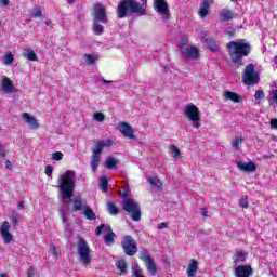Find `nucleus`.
<instances>
[{"label": "nucleus", "instance_id": "nucleus-19", "mask_svg": "<svg viewBox=\"0 0 277 277\" xmlns=\"http://www.w3.org/2000/svg\"><path fill=\"white\" fill-rule=\"evenodd\" d=\"M224 98L226 101H232V103H241L243 101V97L233 91H225L223 94Z\"/></svg>", "mask_w": 277, "mask_h": 277}, {"label": "nucleus", "instance_id": "nucleus-12", "mask_svg": "<svg viewBox=\"0 0 277 277\" xmlns=\"http://www.w3.org/2000/svg\"><path fill=\"white\" fill-rule=\"evenodd\" d=\"M141 259L144 261L147 272H149L151 276H155L157 274V265L155 264V260H153V258H150L146 251L141 252Z\"/></svg>", "mask_w": 277, "mask_h": 277}, {"label": "nucleus", "instance_id": "nucleus-63", "mask_svg": "<svg viewBox=\"0 0 277 277\" xmlns=\"http://www.w3.org/2000/svg\"><path fill=\"white\" fill-rule=\"evenodd\" d=\"M23 207H25V203H24L23 201H21V202L18 203V209H23Z\"/></svg>", "mask_w": 277, "mask_h": 277}, {"label": "nucleus", "instance_id": "nucleus-46", "mask_svg": "<svg viewBox=\"0 0 277 277\" xmlns=\"http://www.w3.org/2000/svg\"><path fill=\"white\" fill-rule=\"evenodd\" d=\"M84 60L87 61L88 64H94V62H96V56L91 54H85Z\"/></svg>", "mask_w": 277, "mask_h": 277}, {"label": "nucleus", "instance_id": "nucleus-62", "mask_svg": "<svg viewBox=\"0 0 277 277\" xmlns=\"http://www.w3.org/2000/svg\"><path fill=\"white\" fill-rule=\"evenodd\" d=\"M201 215H203V217H207V209L205 208L201 209Z\"/></svg>", "mask_w": 277, "mask_h": 277}, {"label": "nucleus", "instance_id": "nucleus-2", "mask_svg": "<svg viewBox=\"0 0 277 277\" xmlns=\"http://www.w3.org/2000/svg\"><path fill=\"white\" fill-rule=\"evenodd\" d=\"M75 171H66L61 177L60 189L63 200L72 198V194L75 193Z\"/></svg>", "mask_w": 277, "mask_h": 277}, {"label": "nucleus", "instance_id": "nucleus-64", "mask_svg": "<svg viewBox=\"0 0 277 277\" xmlns=\"http://www.w3.org/2000/svg\"><path fill=\"white\" fill-rule=\"evenodd\" d=\"M0 277H9L8 274H0Z\"/></svg>", "mask_w": 277, "mask_h": 277}, {"label": "nucleus", "instance_id": "nucleus-56", "mask_svg": "<svg viewBox=\"0 0 277 277\" xmlns=\"http://www.w3.org/2000/svg\"><path fill=\"white\" fill-rule=\"evenodd\" d=\"M0 4L3 5L4 8H6V5H10V1L9 0H0Z\"/></svg>", "mask_w": 277, "mask_h": 277}, {"label": "nucleus", "instance_id": "nucleus-30", "mask_svg": "<svg viewBox=\"0 0 277 277\" xmlns=\"http://www.w3.org/2000/svg\"><path fill=\"white\" fill-rule=\"evenodd\" d=\"M83 207H85V205H83V199H81V197L74 200V211H81L83 210Z\"/></svg>", "mask_w": 277, "mask_h": 277}, {"label": "nucleus", "instance_id": "nucleus-41", "mask_svg": "<svg viewBox=\"0 0 277 277\" xmlns=\"http://www.w3.org/2000/svg\"><path fill=\"white\" fill-rule=\"evenodd\" d=\"M98 143L101 144L102 148H109V146L114 145V140L108 138L106 141H98Z\"/></svg>", "mask_w": 277, "mask_h": 277}, {"label": "nucleus", "instance_id": "nucleus-40", "mask_svg": "<svg viewBox=\"0 0 277 277\" xmlns=\"http://www.w3.org/2000/svg\"><path fill=\"white\" fill-rule=\"evenodd\" d=\"M171 155L174 157V159H177V157H181V149L176 146H171L170 147Z\"/></svg>", "mask_w": 277, "mask_h": 277}, {"label": "nucleus", "instance_id": "nucleus-35", "mask_svg": "<svg viewBox=\"0 0 277 277\" xmlns=\"http://www.w3.org/2000/svg\"><path fill=\"white\" fill-rule=\"evenodd\" d=\"M102 153H103V146L98 142L95 143L92 156L93 157H101Z\"/></svg>", "mask_w": 277, "mask_h": 277}, {"label": "nucleus", "instance_id": "nucleus-3", "mask_svg": "<svg viewBox=\"0 0 277 277\" xmlns=\"http://www.w3.org/2000/svg\"><path fill=\"white\" fill-rule=\"evenodd\" d=\"M122 209L123 211H126V213L130 214L133 222H140V220H142V210L140 209V205L137 203V201H135V199H124Z\"/></svg>", "mask_w": 277, "mask_h": 277}, {"label": "nucleus", "instance_id": "nucleus-6", "mask_svg": "<svg viewBox=\"0 0 277 277\" xmlns=\"http://www.w3.org/2000/svg\"><path fill=\"white\" fill-rule=\"evenodd\" d=\"M254 64L252 63L246 66L243 75L245 85H259L261 77L259 76V72L254 70Z\"/></svg>", "mask_w": 277, "mask_h": 277}, {"label": "nucleus", "instance_id": "nucleus-34", "mask_svg": "<svg viewBox=\"0 0 277 277\" xmlns=\"http://www.w3.org/2000/svg\"><path fill=\"white\" fill-rule=\"evenodd\" d=\"M109 187V182L107 181V177H100V189L102 192H107Z\"/></svg>", "mask_w": 277, "mask_h": 277}, {"label": "nucleus", "instance_id": "nucleus-54", "mask_svg": "<svg viewBox=\"0 0 277 277\" xmlns=\"http://www.w3.org/2000/svg\"><path fill=\"white\" fill-rule=\"evenodd\" d=\"M271 129H277V119L271 120Z\"/></svg>", "mask_w": 277, "mask_h": 277}, {"label": "nucleus", "instance_id": "nucleus-10", "mask_svg": "<svg viewBox=\"0 0 277 277\" xmlns=\"http://www.w3.org/2000/svg\"><path fill=\"white\" fill-rule=\"evenodd\" d=\"M154 10L157 14L162 16L163 21H168V18H170V8L166 0H154Z\"/></svg>", "mask_w": 277, "mask_h": 277}, {"label": "nucleus", "instance_id": "nucleus-11", "mask_svg": "<svg viewBox=\"0 0 277 277\" xmlns=\"http://www.w3.org/2000/svg\"><path fill=\"white\" fill-rule=\"evenodd\" d=\"M234 269L236 277H243V251H239L234 256Z\"/></svg>", "mask_w": 277, "mask_h": 277}, {"label": "nucleus", "instance_id": "nucleus-45", "mask_svg": "<svg viewBox=\"0 0 277 277\" xmlns=\"http://www.w3.org/2000/svg\"><path fill=\"white\" fill-rule=\"evenodd\" d=\"M50 253L53 255V256H60V248L51 245L50 246Z\"/></svg>", "mask_w": 277, "mask_h": 277}, {"label": "nucleus", "instance_id": "nucleus-26", "mask_svg": "<svg viewBox=\"0 0 277 277\" xmlns=\"http://www.w3.org/2000/svg\"><path fill=\"white\" fill-rule=\"evenodd\" d=\"M118 163H119L118 159L109 156L105 161V168H107L108 170H113V168H116Z\"/></svg>", "mask_w": 277, "mask_h": 277}, {"label": "nucleus", "instance_id": "nucleus-57", "mask_svg": "<svg viewBox=\"0 0 277 277\" xmlns=\"http://www.w3.org/2000/svg\"><path fill=\"white\" fill-rule=\"evenodd\" d=\"M5 168H6L8 170H12V162H10V160H6V161H5Z\"/></svg>", "mask_w": 277, "mask_h": 277}, {"label": "nucleus", "instance_id": "nucleus-55", "mask_svg": "<svg viewBox=\"0 0 277 277\" xmlns=\"http://www.w3.org/2000/svg\"><path fill=\"white\" fill-rule=\"evenodd\" d=\"M167 226H168V223L162 222V223H160V224L158 225V229H159V230H163V228H166Z\"/></svg>", "mask_w": 277, "mask_h": 277}, {"label": "nucleus", "instance_id": "nucleus-31", "mask_svg": "<svg viewBox=\"0 0 277 277\" xmlns=\"http://www.w3.org/2000/svg\"><path fill=\"white\" fill-rule=\"evenodd\" d=\"M105 28L98 23V21L93 22V31L96 36H101Z\"/></svg>", "mask_w": 277, "mask_h": 277}, {"label": "nucleus", "instance_id": "nucleus-33", "mask_svg": "<svg viewBox=\"0 0 277 277\" xmlns=\"http://www.w3.org/2000/svg\"><path fill=\"white\" fill-rule=\"evenodd\" d=\"M107 211L110 213V215H118L119 213L118 208H116V203L113 201L107 203Z\"/></svg>", "mask_w": 277, "mask_h": 277}, {"label": "nucleus", "instance_id": "nucleus-23", "mask_svg": "<svg viewBox=\"0 0 277 277\" xmlns=\"http://www.w3.org/2000/svg\"><path fill=\"white\" fill-rule=\"evenodd\" d=\"M147 183L151 185V187H155L156 189H161V180L157 176H150L147 179Z\"/></svg>", "mask_w": 277, "mask_h": 277}, {"label": "nucleus", "instance_id": "nucleus-14", "mask_svg": "<svg viewBox=\"0 0 277 277\" xmlns=\"http://www.w3.org/2000/svg\"><path fill=\"white\" fill-rule=\"evenodd\" d=\"M94 21H98L100 23H107V12H105V8L102 4L94 5Z\"/></svg>", "mask_w": 277, "mask_h": 277}, {"label": "nucleus", "instance_id": "nucleus-37", "mask_svg": "<svg viewBox=\"0 0 277 277\" xmlns=\"http://www.w3.org/2000/svg\"><path fill=\"white\" fill-rule=\"evenodd\" d=\"M115 238H116V234L111 232L104 237V241L105 243H107V246H111V243H114Z\"/></svg>", "mask_w": 277, "mask_h": 277}, {"label": "nucleus", "instance_id": "nucleus-18", "mask_svg": "<svg viewBox=\"0 0 277 277\" xmlns=\"http://www.w3.org/2000/svg\"><path fill=\"white\" fill-rule=\"evenodd\" d=\"M212 3H213V0H202L199 6V16L201 18H205L209 14V10Z\"/></svg>", "mask_w": 277, "mask_h": 277}, {"label": "nucleus", "instance_id": "nucleus-36", "mask_svg": "<svg viewBox=\"0 0 277 277\" xmlns=\"http://www.w3.org/2000/svg\"><path fill=\"white\" fill-rule=\"evenodd\" d=\"M206 47H208L210 51H217V43H215V40L213 39H207Z\"/></svg>", "mask_w": 277, "mask_h": 277}, {"label": "nucleus", "instance_id": "nucleus-13", "mask_svg": "<svg viewBox=\"0 0 277 277\" xmlns=\"http://www.w3.org/2000/svg\"><path fill=\"white\" fill-rule=\"evenodd\" d=\"M0 234L1 237L5 243V246H8V243H10L12 241V239H14V236H12V234L10 233V222L4 221L1 225L0 228Z\"/></svg>", "mask_w": 277, "mask_h": 277}, {"label": "nucleus", "instance_id": "nucleus-20", "mask_svg": "<svg viewBox=\"0 0 277 277\" xmlns=\"http://www.w3.org/2000/svg\"><path fill=\"white\" fill-rule=\"evenodd\" d=\"M196 272H198V261L196 260H190L187 268V274L189 277L196 276Z\"/></svg>", "mask_w": 277, "mask_h": 277}, {"label": "nucleus", "instance_id": "nucleus-42", "mask_svg": "<svg viewBox=\"0 0 277 277\" xmlns=\"http://www.w3.org/2000/svg\"><path fill=\"white\" fill-rule=\"evenodd\" d=\"M93 120H95L96 122H103L105 120V114L103 113L93 114Z\"/></svg>", "mask_w": 277, "mask_h": 277}, {"label": "nucleus", "instance_id": "nucleus-9", "mask_svg": "<svg viewBox=\"0 0 277 277\" xmlns=\"http://www.w3.org/2000/svg\"><path fill=\"white\" fill-rule=\"evenodd\" d=\"M181 57L183 60H198L200 50L195 45L180 47Z\"/></svg>", "mask_w": 277, "mask_h": 277}, {"label": "nucleus", "instance_id": "nucleus-5", "mask_svg": "<svg viewBox=\"0 0 277 277\" xmlns=\"http://www.w3.org/2000/svg\"><path fill=\"white\" fill-rule=\"evenodd\" d=\"M184 116L192 122L193 127L195 129H200V110L198 109V106L194 104H187L184 107Z\"/></svg>", "mask_w": 277, "mask_h": 277}, {"label": "nucleus", "instance_id": "nucleus-8", "mask_svg": "<svg viewBox=\"0 0 277 277\" xmlns=\"http://www.w3.org/2000/svg\"><path fill=\"white\" fill-rule=\"evenodd\" d=\"M121 246L123 248L124 254L128 256H135L137 254V242L131 236H124Z\"/></svg>", "mask_w": 277, "mask_h": 277}, {"label": "nucleus", "instance_id": "nucleus-38", "mask_svg": "<svg viewBox=\"0 0 277 277\" xmlns=\"http://www.w3.org/2000/svg\"><path fill=\"white\" fill-rule=\"evenodd\" d=\"M241 144H243V138L236 136L233 142H232V147L235 148L237 150V148H239V146H241Z\"/></svg>", "mask_w": 277, "mask_h": 277}, {"label": "nucleus", "instance_id": "nucleus-52", "mask_svg": "<svg viewBox=\"0 0 277 277\" xmlns=\"http://www.w3.org/2000/svg\"><path fill=\"white\" fill-rule=\"evenodd\" d=\"M45 174H47V176H51V174H53V167L48 164L45 167Z\"/></svg>", "mask_w": 277, "mask_h": 277}, {"label": "nucleus", "instance_id": "nucleus-25", "mask_svg": "<svg viewBox=\"0 0 277 277\" xmlns=\"http://www.w3.org/2000/svg\"><path fill=\"white\" fill-rule=\"evenodd\" d=\"M24 57H26V60H29V62H38V55H36V52H34V50L31 49H27L24 52Z\"/></svg>", "mask_w": 277, "mask_h": 277}, {"label": "nucleus", "instance_id": "nucleus-44", "mask_svg": "<svg viewBox=\"0 0 277 277\" xmlns=\"http://www.w3.org/2000/svg\"><path fill=\"white\" fill-rule=\"evenodd\" d=\"M52 159L54 161H62V159H64V154H62V151H55L52 154Z\"/></svg>", "mask_w": 277, "mask_h": 277}, {"label": "nucleus", "instance_id": "nucleus-43", "mask_svg": "<svg viewBox=\"0 0 277 277\" xmlns=\"http://www.w3.org/2000/svg\"><path fill=\"white\" fill-rule=\"evenodd\" d=\"M251 51H252V47L250 45V43L245 42L243 43V56L248 57V55H250Z\"/></svg>", "mask_w": 277, "mask_h": 277}, {"label": "nucleus", "instance_id": "nucleus-21", "mask_svg": "<svg viewBox=\"0 0 277 277\" xmlns=\"http://www.w3.org/2000/svg\"><path fill=\"white\" fill-rule=\"evenodd\" d=\"M115 265L118 272H120V276L127 275V262L123 259L118 260Z\"/></svg>", "mask_w": 277, "mask_h": 277}, {"label": "nucleus", "instance_id": "nucleus-51", "mask_svg": "<svg viewBox=\"0 0 277 277\" xmlns=\"http://www.w3.org/2000/svg\"><path fill=\"white\" fill-rule=\"evenodd\" d=\"M34 276H36V268L34 267L28 268L27 277H34Z\"/></svg>", "mask_w": 277, "mask_h": 277}, {"label": "nucleus", "instance_id": "nucleus-59", "mask_svg": "<svg viewBox=\"0 0 277 277\" xmlns=\"http://www.w3.org/2000/svg\"><path fill=\"white\" fill-rule=\"evenodd\" d=\"M273 101L277 103V90L273 91Z\"/></svg>", "mask_w": 277, "mask_h": 277}, {"label": "nucleus", "instance_id": "nucleus-49", "mask_svg": "<svg viewBox=\"0 0 277 277\" xmlns=\"http://www.w3.org/2000/svg\"><path fill=\"white\" fill-rule=\"evenodd\" d=\"M133 276L134 277H146L144 276V271L140 269V268H135L133 272Z\"/></svg>", "mask_w": 277, "mask_h": 277}, {"label": "nucleus", "instance_id": "nucleus-22", "mask_svg": "<svg viewBox=\"0 0 277 277\" xmlns=\"http://www.w3.org/2000/svg\"><path fill=\"white\" fill-rule=\"evenodd\" d=\"M243 172H247L248 174L256 172V163L254 161L245 162Z\"/></svg>", "mask_w": 277, "mask_h": 277}, {"label": "nucleus", "instance_id": "nucleus-50", "mask_svg": "<svg viewBox=\"0 0 277 277\" xmlns=\"http://www.w3.org/2000/svg\"><path fill=\"white\" fill-rule=\"evenodd\" d=\"M187 44H189V38L183 37L180 41V47H188Z\"/></svg>", "mask_w": 277, "mask_h": 277}, {"label": "nucleus", "instance_id": "nucleus-15", "mask_svg": "<svg viewBox=\"0 0 277 277\" xmlns=\"http://www.w3.org/2000/svg\"><path fill=\"white\" fill-rule=\"evenodd\" d=\"M22 120H24V122L28 124L29 129H32V130L40 129V123H38V119L29 115V113H23Z\"/></svg>", "mask_w": 277, "mask_h": 277}, {"label": "nucleus", "instance_id": "nucleus-53", "mask_svg": "<svg viewBox=\"0 0 277 277\" xmlns=\"http://www.w3.org/2000/svg\"><path fill=\"white\" fill-rule=\"evenodd\" d=\"M0 158H5V147L0 143Z\"/></svg>", "mask_w": 277, "mask_h": 277}, {"label": "nucleus", "instance_id": "nucleus-39", "mask_svg": "<svg viewBox=\"0 0 277 277\" xmlns=\"http://www.w3.org/2000/svg\"><path fill=\"white\" fill-rule=\"evenodd\" d=\"M254 274V269H252V266L245 265L243 266V277H250Z\"/></svg>", "mask_w": 277, "mask_h": 277}, {"label": "nucleus", "instance_id": "nucleus-60", "mask_svg": "<svg viewBox=\"0 0 277 277\" xmlns=\"http://www.w3.org/2000/svg\"><path fill=\"white\" fill-rule=\"evenodd\" d=\"M237 168H239L241 171H243V162H241V161L237 162Z\"/></svg>", "mask_w": 277, "mask_h": 277}, {"label": "nucleus", "instance_id": "nucleus-32", "mask_svg": "<svg viewBox=\"0 0 277 277\" xmlns=\"http://www.w3.org/2000/svg\"><path fill=\"white\" fill-rule=\"evenodd\" d=\"M98 163H101V157L100 156H92L91 158V169L93 172H96L98 170Z\"/></svg>", "mask_w": 277, "mask_h": 277}, {"label": "nucleus", "instance_id": "nucleus-16", "mask_svg": "<svg viewBox=\"0 0 277 277\" xmlns=\"http://www.w3.org/2000/svg\"><path fill=\"white\" fill-rule=\"evenodd\" d=\"M119 131L124 137H129L130 140L135 137V131L133 130V127L127 122H121L119 124Z\"/></svg>", "mask_w": 277, "mask_h": 277}, {"label": "nucleus", "instance_id": "nucleus-4", "mask_svg": "<svg viewBox=\"0 0 277 277\" xmlns=\"http://www.w3.org/2000/svg\"><path fill=\"white\" fill-rule=\"evenodd\" d=\"M226 49L232 62L234 64H241V60H243V41H230L227 43Z\"/></svg>", "mask_w": 277, "mask_h": 277}, {"label": "nucleus", "instance_id": "nucleus-24", "mask_svg": "<svg viewBox=\"0 0 277 277\" xmlns=\"http://www.w3.org/2000/svg\"><path fill=\"white\" fill-rule=\"evenodd\" d=\"M82 214L84 215V217L87 220H96V214L94 213V211L92 209H90V207L84 206L83 207V212Z\"/></svg>", "mask_w": 277, "mask_h": 277}, {"label": "nucleus", "instance_id": "nucleus-7", "mask_svg": "<svg viewBox=\"0 0 277 277\" xmlns=\"http://www.w3.org/2000/svg\"><path fill=\"white\" fill-rule=\"evenodd\" d=\"M78 255L80 262H82L84 265H90V263H92V256H90V246H88L83 238H80L78 241Z\"/></svg>", "mask_w": 277, "mask_h": 277}, {"label": "nucleus", "instance_id": "nucleus-27", "mask_svg": "<svg viewBox=\"0 0 277 277\" xmlns=\"http://www.w3.org/2000/svg\"><path fill=\"white\" fill-rule=\"evenodd\" d=\"M220 17L225 22L233 21V11L224 9L221 11Z\"/></svg>", "mask_w": 277, "mask_h": 277}, {"label": "nucleus", "instance_id": "nucleus-1", "mask_svg": "<svg viewBox=\"0 0 277 277\" xmlns=\"http://www.w3.org/2000/svg\"><path fill=\"white\" fill-rule=\"evenodd\" d=\"M147 8V0H121L117 5V16L118 18H127V16H131V14L146 16Z\"/></svg>", "mask_w": 277, "mask_h": 277}, {"label": "nucleus", "instance_id": "nucleus-17", "mask_svg": "<svg viewBox=\"0 0 277 277\" xmlns=\"http://www.w3.org/2000/svg\"><path fill=\"white\" fill-rule=\"evenodd\" d=\"M1 83H2V91H4L5 94H12L14 92H18V90L14 88V83L12 82V80H10V78L3 77Z\"/></svg>", "mask_w": 277, "mask_h": 277}, {"label": "nucleus", "instance_id": "nucleus-48", "mask_svg": "<svg viewBox=\"0 0 277 277\" xmlns=\"http://www.w3.org/2000/svg\"><path fill=\"white\" fill-rule=\"evenodd\" d=\"M31 16L32 18H40V16H42V10L35 9Z\"/></svg>", "mask_w": 277, "mask_h": 277}, {"label": "nucleus", "instance_id": "nucleus-47", "mask_svg": "<svg viewBox=\"0 0 277 277\" xmlns=\"http://www.w3.org/2000/svg\"><path fill=\"white\" fill-rule=\"evenodd\" d=\"M254 98L256 101L265 98V92L263 90L255 91Z\"/></svg>", "mask_w": 277, "mask_h": 277}, {"label": "nucleus", "instance_id": "nucleus-29", "mask_svg": "<svg viewBox=\"0 0 277 277\" xmlns=\"http://www.w3.org/2000/svg\"><path fill=\"white\" fill-rule=\"evenodd\" d=\"M102 233H113L111 232V226L109 225H100L96 229H95V235H102Z\"/></svg>", "mask_w": 277, "mask_h": 277}, {"label": "nucleus", "instance_id": "nucleus-61", "mask_svg": "<svg viewBox=\"0 0 277 277\" xmlns=\"http://www.w3.org/2000/svg\"><path fill=\"white\" fill-rule=\"evenodd\" d=\"M102 83L111 84V81L110 80H106L105 78H102Z\"/></svg>", "mask_w": 277, "mask_h": 277}, {"label": "nucleus", "instance_id": "nucleus-58", "mask_svg": "<svg viewBox=\"0 0 277 277\" xmlns=\"http://www.w3.org/2000/svg\"><path fill=\"white\" fill-rule=\"evenodd\" d=\"M226 35L229 36V38H233V36H235V30H227Z\"/></svg>", "mask_w": 277, "mask_h": 277}, {"label": "nucleus", "instance_id": "nucleus-28", "mask_svg": "<svg viewBox=\"0 0 277 277\" xmlns=\"http://www.w3.org/2000/svg\"><path fill=\"white\" fill-rule=\"evenodd\" d=\"M2 61L4 66H10V64H14V54H12V52H8L4 56H2Z\"/></svg>", "mask_w": 277, "mask_h": 277}]
</instances>
